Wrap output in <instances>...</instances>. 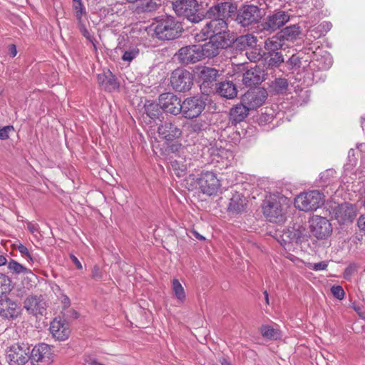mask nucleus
<instances>
[{"instance_id": "nucleus-1", "label": "nucleus", "mask_w": 365, "mask_h": 365, "mask_svg": "<svg viewBox=\"0 0 365 365\" xmlns=\"http://www.w3.org/2000/svg\"><path fill=\"white\" fill-rule=\"evenodd\" d=\"M228 21L229 20H217L208 21L202 20L200 23V32L194 34L195 39L197 41H200L208 38L209 36L225 39V41L230 43L232 39V32L228 30Z\"/></svg>"}, {"instance_id": "nucleus-2", "label": "nucleus", "mask_w": 365, "mask_h": 365, "mask_svg": "<svg viewBox=\"0 0 365 365\" xmlns=\"http://www.w3.org/2000/svg\"><path fill=\"white\" fill-rule=\"evenodd\" d=\"M288 202V198L279 193L266 195L262 205L264 216L271 222H282Z\"/></svg>"}, {"instance_id": "nucleus-3", "label": "nucleus", "mask_w": 365, "mask_h": 365, "mask_svg": "<svg viewBox=\"0 0 365 365\" xmlns=\"http://www.w3.org/2000/svg\"><path fill=\"white\" fill-rule=\"evenodd\" d=\"M153 25L155 36L163 41L175 39L180 36L183 31L181 23L171 16L160 17Z\"/></svg>"}, {"instance_id": "nucleus-4", "label": "nucleus", "mask_w": 365, "mask_h": 365, "mask_svg": "<svg viewBox=\"0 0 365 365\" xmlns=\"http://www.w3.org/2000/svg\"><path fill=\"white\" fill-rule=\"evenodd\" d=\"M324 195L318 190H310L298 195L294 201L295 207L304 212H312L322 207Z\"/></svg>"}, {"instance_id": "nucleus-5", "label": "nucleus", "mask_w": 365, "mask_h": 365, "mask_svg": "<svg viewBox=\"0 0 365 365\" xmlns=\"http://www.w3.org/2000/svg\"><path fill=\"white\" fill-rule=\"evenodd\" d=\"M172 7L178 16H183L191 22L199 23L201 21L197 14L199 5L196 0H175Z\"/></svg>"}, {"instance_id": "nucleus-6", "label": "nucleus", "mask_w": 365, "mask_h": 365, "mask_svg": "<svg viewBox=\"0 0 365 365\" xmlns=\"http://www.w3.org/2000/svg\"><path fill=\"white\" fill-rule=\"evenodd\" d=\"M236 11L237 5L231 1H217L207 11L205 18L203 20H229V18L234 15Z\"/></svg>"}, {"instance_id": "nucleus-7", "label": "nucleus", "mask_w": 365, "mask_h": 365, "mask_svg": "<svg viewBox=\"0 0 365 365\" xmlns=\"http://www.w3.org/2000/svg\"><path fill=\"white\" fill-rule=\"evenodd\" d=\"M194 76L189 71L178 68L174 70L170 76V85L177 92H186L193 85Z\"/></svg>"}, {"instance_id": "nucleus-8", "label": "nucleus", "mask_w": 365, "mask_h": 365, "mask_svg": "<svg viewBox=\"0 0 365 365\" xmlns=\"http://www.w3.org/2000/svg\"><path fill=\"white\" fill-rule=\"evenodd\" d=\"M262 18L261 9L255 5H244L237 11L235 21L242 27L257 24Z\"/></svg>"}, {"instance_id": "nucleus-9", "label": "nucleus", "mask_w": 365, "mask_h": 365, "mask_svg": "<svg viewBox=\"0 0 365 365\" xmlns=\"http://www.w3.org/2000/svg\"><path fill=\"white\" fill-rule=\"evenodd\" d=\"M30 359V347L26 344H15L9 346L6 359L10 365H24Z\"/></svg>"}, {"instance_id": "nucleus-10", "label": "nucleus", "mask_w": 365, "mask_h": 365, "mask_svg": "<svg viewBox=\"0 0 365 365\" xmlns=\"http://www.w3.org/2000/svg\"><path fill=\"white\" fill-rule=\"evenodd\" d=\"M205 101L201 96H193L182 101V115L187 119L198 117L205 108Z\"/></svg>"}, {"instance_id": "nucleus-11", "label": "nucleus", "mask_w": 365, "mask_h": 365, "mask_svg": "<svg viewBox=\"0 0 365 365\" xmlns=\"http://www.w3.org/2000/svg\"><path fill=\"white\" fill-rule=\"evenodd\" d=\"M53 351L51 346L41 343L30 350V359L38 365H49L53 361Z\"/></svg>"}, {"instance_id": "nucleus-12", "label": "nucleus", "mask_w": 365, "mask_h": 365, "mask_svg": "<svg viewBox=\"0 0 365 365\" xmlns=\"http://www.w3.org/2000/svg\"><path fill=\"white\" fill-rule=\"evenodd\" d=\"M210 41L203 45H200V53L202 59L205 58H213L217 56L222 49L230 47V43L221 39L209 36Z\"/></svg>"}, {"instance_id": "nucleus-13", "label": "nucleus", "mask_w": 365, "mask_h": 365, "mask_svg": "<svg viewBox=\"0 0 365 365\" xmlns=\"http://www.w3.org/2000/svg\"><path fill=\"white\" fill-rule=\"evenodd\" d=\"M333 214L340 224L352 222L359 212L358 207L354 204L344 202L334 206Z\"/></svg>"}, {"instance_id": "nucleus-14", "label": "nucleus", "mask_w": 365, "mask_h": 365, "mask_svg": "<svg viewBox=\"0 0 365 365\" xmlns=\"http://www.w3.org/2000/svg\"><path fill=\"white\" fill-rule=\"evenodd\" d=\"M158 101L163 112L174 115L182 113V102L180 98L173 93H164L159 96Z\"/></svg>"}, {"instance_id": "nucleus-15", "label": "nucleus", "mask_w": 365, "mask_h": 365, "mask_svg": "<svg viewBox=\"0 0 365 365\" xmlns=\"http://www.w3.org/2000/svg\"><path fill=\"white\" fill-rule=\"evenodd\" d=\"M220 76L219 71L214 68L205 66L200 72V78L202 81L200 89L203 93L215 91L217 86V81Z\"/></svg>"}, {"instance_id": "nucleus-16", "label": "nucleus", "mask_w": 365, "mask_h": 365, "mask_svg": "<svg viewBox=\"0 0 365 365\" xmlns=\"http://www.w3.org/2000/svg\"><path fill=\"white\" fill-rule=\"evenodd\" d=\"M310 228L312 235L318 239H324L332 232L329 221L323 217L314 215L310 220Z\"/></svg>"}, {"instance_id": "nucleus-17", "label": "nucleus", "mask_w": 365, "mask_h": 365, "mask_svg": "<svg viewBox=\"0 0 365 365\" xmlns=\"http://www.w3.org/2000/svg\"><path fill=\"white\" fill-rule=\"evenodd\" d=\"M267 96V92L264 88H257L246 92L241 99L242 102L245 103L250 110H254L264 103Z\"/></svg>"}, {"instance_id": "nucleus-18", "label": "nucleus", "mask_w": 365, "mask_h": 365, "mask_svg": "<svg viewBox=\"0 0 365 365\" xmlns=\"http://www.w3.org/2000/svg\"><path fill=\"white\" fill-rule=\"evenodd\" d=\"M178 61L185 65L202 60L200 45H189L182 47L177 53Z\"/></svg>"}, {"instance_id": "nucleus-19", "label": "nucleus", "mask_w": 365, "mask_h": 365, "mask_svg": "<svg viewBox=\"0 0 365 365\" xmlns=\"http://www.w3.org/2000/svg\"><path fill=\"white\" fill-rule=\"evenodd\" d=\"M289 17L285 11H277L269 16L266 21L261 24L262 30L272 33L282 27L289 21Z\"/></svg>"}, {"instance_id": "nucleus-20", "label": "nucleus", "mask_w": 365, "mask_h": 365, "mask_svg": "<svg viewBox=\"0 0 365 365\" xmlns=\"http://www.w3.org/2000/svg\"><path fill=\"white\" fill-rule=\"evenodd\" d=\"M230 38L232 41H230V47L239 51H247L254 48L257 44V38L250 34L235 38L234 33L232 32V38Z\"/></svg>"}, {"instance_id": "nucleus-21", "label": "nucleus", "mask_w": 365, "mask_h": 365, "mask_svg": "<svg viewBox=\"0 0 365 365\" xmlns=\"http://www.w3.org/2000/svg\"><path fill=\"white\" fill-rule=\"evenodd\" d=\"M21 313V307L17 303L9 299L4 298L0 299V317L6 319H14Z\"/></svg>"}, {"instance_id": "nucleus-22", "label": "nucleus", "mask_w": 365, "mask_h": 365, "mask_svg": "<svg viewBox=\"0 0 365 365\" xmlns=\"http://www.w3.org/2000/svg\"><path fill=\"white\" fill-rule=\"evenodd\" d=\"M158 133L161 138L167 141H173L182 135L181 129L171 121H165L160 124L158 128Z\"/></svg>"}, {"instance_id": "nucleus-23", "label": "nucleus", "mask_w": 365, "mask_h": 365, "mask_svg": "<svg viewBox=\"0 0 365 365\" xmlns=\"http://www.w3.org/2000/svg\"><path fill=\"white\" fill-rule=\"evenodd\" d=\"M265 72L263 68L256 66L248 69L244 74L242 82L247 87H252L260 84L264 80Z\"/></svg>"}, {"instance_id": "nucleus-24", "label": "nucleus", "mask_w": 365, "mask_h": 365, "mask_svg": "<svg viewBox=\"0 0 365 365\" xmlns=\"http://www.w3.org/2000/svg\"><path fill=\"white\" fill-rule=\"evenodd\" d=\"M52 336L58 341L66 340L71 333L68 324L65 320L54 319L50 326Z\"/></svg>"}, {"instance_id": "nucleus-25", "label": "nucleus", "mask_w": 365, "mask_h": 365, "mask_svg": "<svg viewBox=\"0 0 365 365\" xmlns=\"http://www.w3.org/2000/svg\"><path fill=\"white\" fill-rule=\"evenodd\" d=\"M24 307L31 314H43L46 309V304L42 297H28L24 303Z\"/></svg>"}, {"instance_id": "nucleus-26", "label": "nucleus", "mask_w": 365, "mask_h": 365, "mask_svg": "<svg viewBox=\"0 0 365 365\" xmlns=\"http://www.w3.org/2000/svg\"><path fill=\"white\" fill-rule=\"evenodd\" d=\"M126 2L135 4L133 6V12L137 14L150 13L158 8V4L155 0H125Z\"/></svg>"}, {"instance_id": "nucleus-27", "label": "nucleus", "mask_w": 365, "mask_h": 365, "mask_svg": "<svg viewBox=\"0 0 365 365\" xmlns=\"http://www.w3.org/2000/svg\"><path fill=\"white\" fill-rule=\"evenodd\" d=\"M215 91L222 97L232 99L237 96V89L231 81H225L219 83Z\"/></svg>"}, {"instance_id": "nucleus-28", "label": "nucleus", "mask_w": 365, "mask_h": 365, "mask_svg": "<svg viewBox=\"0 0 365 365\" xmlns=\"http://www.w3.org/2000/svg\"><path fill=\"white\" fill-rule=\"evenodd\" d=\"M250 110L248 106L241 101L230 110V118L235 123H240L248 115Z\"/></svg>"}, {"instance_id": "nucleus-29", "label": "nucleus", "mask_w": 365, "mask_h": 365, "mask_svg": "<svg viewBox=\"0 0 365 365\" xmlns=\"http://www.w3.org/2000/svg\"><path fill=\"white\" fill-rule=\"evenodd\" d=\"M299 235L294 230H284L280 235L279 242L285 250H291L294 242H297Z\"/></svg>"}, {"instance_id": "nucleus-30", "label": "nucleus", "mask_w": 365, "mask_h": 365, "mask_svg": "<svg viewBox=\"0 0 365 365\" xmlns=\"http://www.w3.org/2000/svg\"><path fill=\"white\" fill-rule=\"evenodd\" d=\"M145 112L147 115L153 119H160L163 115V110L160 103H155L151 101H146L144 104Z\"/></svg>"}, {"instance_id": "nucleus-31", "label": "nucleus", "mask_w": 365, "mask_h": 365, "mask_svg": "<svg viewBox=\"0 0 365 365\" xmlns=\"http://www.w3.org/2000/svg\"><path fill=\"white\" fill-rule=\"evenodd\" d=\"M246 205V199L244 197L236 195L230 199L228 210L232 213H241L245 210Z\"/></svg>"}, {"instance_id": "nucleus-32", "label": "nucleus", "mask_w": 365, "mask_h": 365, "mask_svg": "<svg viewBox=\"0 0 365 365\" xmlns=\"http://www.w3.org/2000/svg\"><path fill=\"white\" fill-rule=\"evenodd\" d=\"M283 39L281 36H274L265 41L264 48L268 53L278 52L283 46Z\"/></svg>"}, {"instance_id": "nucleus-33", "label": "nucleus", "mask_w": 365, "mask_h": 365, "mask_svg": "<svg viewBox=\"0 0 365 365\" xmlns=\"http://www.w3.org/2000/svg\"><path fill=\"white\" fill-rule=\"evenodd\" d=\"M172 291L175 297L180 303H184L186 300V294L184 287L178 279H173L171 282Z\"/></svg>"}, {"instance_id": "nucleus-34", "label": "nucleus", "mask_w": 365, "mask_h": 365, "mask_svg": "<svg viewBox=\"0 0 365 365\" xmlns=\"http://www.w3.org/2000/svg\"><path fill=\"white\" fill-rule=\"evenodd\" d=\"M300 34L299 26L297 25H292L284 28L280 31V36L283 40L294 41Z\"/></svg>"}, {"instance_id": "nucleus-35", "label": "nucleus", "mask_w": 365, "mask_h": 365, "mask_svg": "<svg viewBox=\"0 0 365 365\" xmlns=\"http://www.w3.org/2000/svg\"><path fill=\"white\" fill-rule=\"evenodd\" d=\"M140 54V50L137 46H131L128 47H125L123 48V53L122 55L121 59L130 63L133 59L136 58Z\"/></svg>"}, {"instance_id": "nucleus-36", "label": "nucleus", "mask_w": 365, "mask_h": 365, "mask_svg": "<svg viewBox=\"0 0 365 365\" xmlns=\"http://www.w3.org/2000/svg\"><path fill=\"white\" fill-rule=\"evenodd\" d=\"M7 267L12 274H29V273H31V269L26 268V267L23 266L21 264L19 263L18 262L14 259H11L7 263Z\"/></svg>"}, {"instance_id": "nucleus-37", "label": "nucleus", "mask_w": 365, "mask_h": 365, "mask_svg": "<svg viewBox=\"0 0 365 365\" xmlns=\"http://www.w3.org/2000/svg\"><path fill=\"white\" fill-rule=\"evenodd\" d=\"M260 331L262 336L268 339L276 340L280 336V333L278 329L268 325L262 326Z\"/></svg>"}, {"instance_id": "nucleus-38", "label": "nucleus", "mask_w": 365, "mask_h": 365, "mask_svg": "<svg viewBox=\"0 0 365 365\" xmlns=\"http://www.w3.org/2000/svg\"><path fill=\"white\" fill-rule=\"evenodd\" d=\"M270 86L277 93H282L287 89L288 82L284 78H278L272 82Z\"/></svg>"}, {"instance_id": "nucleus-39", "label": "nucleus", "mask_w": 365, "mask_h": 365, "mask_svg": "<svg viewBox=\"0 0 365 365\" xmlns=\"http://www.w3.org/2000/svg\"><path fill=\"white\" fill-rule=\"evenodd\" d=\"M274 111L271 108H265L264 112H262L257 118V121L259 125L264 126L268 123H270L274 120Z\"/></svg>"}, {"instance_id": "nucleus-40", "label": "nucleus", "mask_w": 365, "mask_h": 365, "mask_svg": "<svg viewBox=\"0 0 365 365\" xmlns=\"http://www.w3.org/2000/svg\"><path fill=\"white\" fill-rule=\"evenodd\" d=\"M217 180L220 182V180L217 179V174L213 171L202 170L197 178V182H209Z\"/></svg>"}, {"instance_id": "nucleus-41", "label": "nucleus", "mask_w": 365, "mask_h": 365, "mask_svg": "<svg viewBox=\"0 0 365 365\" xmlns=\"http://www.w3.org/2000/svg\"><path fill=\"white\" fill-rule=\"evenodd\" d=\"M73 8L77 21H83L82 17L86 14V10L81 0H73Z\"/></svg>"}, {"instance_id": "nucleus-42", "label": "nucleus", "mask_w": 365, "mask_h": 365, "mask_svg": "<svg viewBox=\"0 0 365 365\" xmlns=\"http://www.w3.org/2000/svg\"><path fill=\"white\" fill-rule=\"evenodd\" d=\"M170 166L173 174L178 178L183 177L186 173V165L176 160L170 161Z\"/></svg>"}, {"instance_id": "nucleus-43", "label": "nucleus", "mask_w": 365, "mask_h": 365, "mask_svg": "<svg viewBox=\"0 0 365 365\" xmlns=\"http://www.w3.org/2000/svg\"><path fill=\"white\" fill-rule=\"evenodd\" d=\"M268 54L269 56V66L279 67L284 62L283 55L281 52L268 53Z\"/></svg>"}, {"instance_id": "nucleus-44", "label": "nucleus", "mask_w": 365, "mask_h": 365, "mask_svg": "<svg viewBox=\"0 0 365 365\" xmlns=\"http://www.w3.org/2000/svg\"><path fill=\"white\" fill-rule=\"evenodd\" d=\"M11 280L4 274L0 273V295L6 294L11 290Z\"/></svg>"}, {"instance_id": "nucleus-45", "label": "nucleus", "mask_w": 365, "mask_h": 365, "mask_svg": "<svg viewBox=\"0 0 365 365\" xmlns=\"http://www.w3.org/2000/svg\"><path fill=\"white\" fill-rule=\"evenodd\" d=\"M220 189V184H202L200 190L202 193L211 196L216 195Z\"/></svg>"}, {"instance_id": "nucleus-46", "label": "nucleus", "mask_w": 365, "mask_h": 365, "mask_svg": "<svg viewBox=\"0 0 365 365\" xmlns=\"http://www.w3.org/2000/svg\"><path fill=\"white\" fill-rule=\"evenodd\" d=\"M118 88V83L111 73L107 77L103 88L108 91H113Z\"/></svg>"}, {"instance_id": "nucleus-47", "label": "nucleus", "mask_w": 365, "mask_h": 365, "mask_svg": "<svg viewBox=\"0 0 365 365\" xmlns=\"http://www.w3.org/2000/svg\"><path fill=\"white\" fill-rule=\"evenodd\" d=\"M336 172L334 169H327L320 174V180L323 182L333 181L336 178Z\"/></svg>"}, {"instance_id": "nucleus-48", "label": "nucleus", "mask_w": 365, "mask_h": 365, "mask_svg": "<svg viewBox=\"0 0 365 365\" xmlns=\"http://www.w3.org/2000/svg\"><path fill=\"white\" fill-rule=\"evenodd\" d=\"M317 61H319L318 66H320V68L324 70L329 69L332 65V59L329 53H327L320 60Z\"/></svg>"}, {"instance_id": "nucleus-49", "label": "nucleus", "mask_w": 365, "mask_h": 365, "mask_svg": "<svg viewBox=\"0 0 365 365\" xmlns=\"http://www.w3.org/2000/svg\"><path fill=\"white\" fill-rule=\"evenodd\" d=\"M17 250L21 253V256L24 257L29 262H33V257L29 252L28 248L22 244L17 246Z\"/></svg>"}, {"instance_id": "nucleus-50", "label": "nucleus", "mask_w": 365, "mask_h": 365, "mask_svg": "<svg viewBox=\"0 0 365 365\" xmlns=\"http://www.w3.org/2000/svg\"><path fill=\"white\" fill-rule=\"evenodd\" d=\"M13 131H14L13 125H6L0 128V140H7L9 138V133Z\"/></svg>"}, {"instance_id": "nucleus-51", "label": "nucleus", "mask_w": 365, "mask_h": 365, "mask_svg": "<svg viewBox=\"0 0 365 365\" xmlns=\"http://www.w3.org/2000/svg\"><path fill=\"white\" fill-rule=\"evenodd\" d=\"M78 27L82 35L90 41H92V36L87 29L83 21H78Z\"/></svg>"}, {"instance_id": "nucleus-52", "label": "nucleus", "mask_w": 365, "mask_h": 365, "mask_svg": "<svg viewBox=\"0 0 365 365\" xmlns=\"http://www.w3.org/2000/svg\"><path fill=\"white\" fill-rule=\"evenodd\" d=\"M331 294L338 299H342L344 297V291L342 287L339 285L333 286L331 288Z\"/></svg>"}, {"instance_id": "nucleus-53", "label": "nucleus", "mask_w": 365, "mask_h": 365, "mask_svg": "<svg viewBox=\"0 0 365 365\" xmlns=\"http://www.w3.org/2000/svg\"><path fill=\"white\" fill-rule=\"evenodd\" d=\"M328 264L325 261L310 264L309 268L314 271H321L327 269Z\"/></svg>"}, {"instance_id": "nucleus-54", "label": "nucleus", "mask_w": 365, "mask_h": 365, "mask_svg": "<svg viewBox=\"0 0 365 365\" xmlns=\"http://www.w3.org/2000/svg\"><path fill=\"white\" fill-rule=\"evenodd\" d=\"M83 360L86 365H104L98 362L96 359L91 354H85Z\"/></svg>"}, {"instance_id": "nucleus-55", "label": "nucleus", "mask_w": 365, "mask_h": 365, "mask_svg": "<svg viewBox=\"0 0 365 365\" xmlns=\"http://www.w3.org/2000/svg\"><path fill=\"white\" fill-rule=\"evenodd\" d=\"M125 4L124 3H120V2H116L114 5H113L110 9V13L113 14H116L118 15H120L121 14L123 13V9L120 8L119 9L118 7L120 6L122 7L123 6H124Z\"/></svg>"}, {"instance_id": "nucleus-56", "label": "nucleus", "mask_w": 365, "mask_h": 365, "mask_svg": "<svg viewBox=\"0 0 365 365\" xmlns=\"http://www.w3.org/2000/svg\"><path fill=\"white\" fill-rule=\"evenodd\" d=\"M356 271V267L354 265L348 266L344 272V277L346 279H350L354 272Z\"/></svg>"}, {"instance_id": "nucleus-57", "label": "nucleus", "mask_w": 365, "mask_h": 365, "mask_svg": "<svg viewBox=\"0 0 365 365\" xmlns=\"http://www.w3.org/2000/svg\"><path fill=\"white\" fill-rule=\"evenodd\" d=\"M91 277L95 279H100L102 277V273L98 266L93 267L91 272Z\"/></svg>"}, {"instance_id": "nucleus-58", "label": "nucleus", "mask_w": 365, "mask_h": 365, "mask_svg": "<svg viewBox=\"0 0 365 365\" xmlns=\"http://www.w3.org/2000/svg\"><path fill=\"white\" fill-rule=\"evenodd\" d=\"M246 56L250 61L255 62L257 60L260 59V54L259 53L252 52V51H250V52L246 51Z\"/></svg>"}, {"instance_id": "nucleus-59", "label": "nucleus", "mask_w": 365, "mask_h": 365, "mask_svg": "<svg viewBox=\"0 0 365 365\" xmlns=\"http://www.w3.org/2000/svg\"><path fill=\"white\" fill-rule=\"evenodd\" d=\"M61 304L64 309L68 308L71 304L70 299L68 296L64 294H62L60 297Z\"/></svg>"}, {"instance_id": "nucleus-60", "label": "nucleus", "mask_w": 365, "mask_h": 365, "mask_svg": "<svg viewBox=\"0 0 365 365\" xmlns=\"http://www.w3.org/2000/svg\"><path fill=\"white\" fill-rule=\"evenodd\" d=\"M357 225L360 230L365 232V213L359 217Z\"/></svg>"}, {"instance_id": "nucleus-61", "label": "nucleus", "mask_w": 365, "mask_h": 365, "mask_svg": "<svg viewBox=\"0 0 365 365\" xmlns=\"http://www.w3.org/2000/svg\"><path fill=\"white\" fill-rule=\"evenodd\" d=\"M27 228L32 234H35L36 232H38V231H39V226L38 224L28 222Z\"/></svg>"}, {"instance_id": "nucleus-62", "label": "nucleus", "mask_w": 365, "mask_h": 365, "mask_svg": "<svg viewBox=\"0 0 365 365\" xmlns=\"http://www.w3.org/2000/svg\"><path fill=\"white\" fill-rule=\"evenodd\" d=\"M107 77H108V76H106L104 73H100V74H98V76H97L98 82L102 88L105 85Z\"/></svg>"}, {"instance_id": "nucleus-63", "label": "nucleus", "mask_w": 365, "mask_h": 365, "mask_svg": "<svg viewBox=\"0 0 365 365\" xmlns=\"http://www.w3.org/2000/svg\"><path fill=\"white\" fill-rule=\"evenodd\" d=\"M191 126L195 132H198L202 130V124L201 123L194 122L192 123Z\"/></svg>"}, {"instance_id": "nucleus-64", "label": "nucleus", "mask_w": 365, "mask_h": 365, "mask_svg": "<svg viewBox=\"0 0 365 365\" xmlns=\"http://www.w3.org/2000/svg\"><path fill=\"white\" fill-rule=\"evenodd\" d=\"M71 259H72L73 262L75 264V265L78 269H82V264L76 257H75L74 255H71Z\"/></svg>"}]
</instances>
